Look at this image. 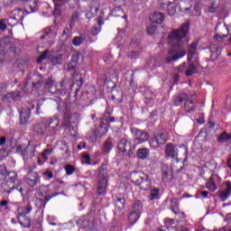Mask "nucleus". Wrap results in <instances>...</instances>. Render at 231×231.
I'll return each instance as SVG.
<instances>
[{"label": "nucleus", "instance_id": "f257e3e1", "mask_svg": "<svg viewBox=\"0 0 231 231\" xmlns=\"http://www.w3.org/2000/svg\"><path fill=\"white\" fill-rule=\"evenodd\" d=\"M189 32V23H184L180 28L173 30L169 35V44L171 46H177L178 48H183L185 42L183 40L187 37Z\"/></svg>", "mask_w": 231, "mask_h": 231}, {"label": "nucleus", "instance_id": "f03ea898", "mask_svg": "<svg viewBox=\"0 0 231 231\" xmlns=\"http://www.w3.org/2000/svg\"><path fill=\"white\" fill-rule=\"evenodd\" d=\"M130 179L131 181L140 187L142 190H149V189H151V179H149V175L145 174L143 171L132 172Z\"/></svg>", "mask_w": 231, "mask_h": 231}, {"label": "nucleus", "instance_id": "7ed1b4c3", "mask_svg": "<svg viewBox=\"0 0 231 231\" xmlns=\"http://www.w3.org/2000/svg\"><path fill=\"white\" fill-rule=\"evenodd\" d=\"M165 154L168 158H171L174 162H178V156H187L189 154V150L185 144L174 145L172 143H168L165 147Z\"/></svg>", "mask_w": 231, "mask_h": 231}, {"label": "nucleus", "instance_id": "20e7f679", "mask_svg": "<svg viewBox=\"0 0 231 231\" xmlns=\"http://www.w3.org/2000/svg\"><path fill=\"white\" fill-rule=\"evenodd\" d=\"M7 176L9 179L4 186V192L11 194L21 185V181H19V175L15 171H10Z\"/></svg>", "mask_w": 231, "mask_h": 231}, {"label": "nucleus", "instance_id": "39448f33", "mask_svg": "<svg viewBox=\"0 0 231 231\" xmlns=\"http://www.w3.org/2000/svg\"><path fill=\"white\" fill-rule=\"evenodd\" d=\"M106 189H107V171H104V166H101L97 176V194H106Z\"/></svg>", "mask_w": 231, "mask_h": 231}, {"label": "nucleus", "instance_id": "423d86ee", "mask_svg": "<svg viewBox=\"0 0 231 231\" xmlns=\"http://www.w3.org/2000/svg\"><path fill=\"white\" fill-rule=\"evenodd\" d=\"M17 154L23 156V160H28V158H32L35 156V146L32 144H20L15 150Z\"/></svg>", "mask_w": 231, "mask_h": 231}, {"label": "nucleus", "instance_id": "0eeeda50", "mask_svg": "<svg viewBox=\"0 0 231 231\" xmlns=\"http://www.w3.org/2000/svg\"><path fill=\"white\" fill-rule=\"evenodd\" d=\"M169 140V135L166 132L161 131L154 134V137L150 141V145L153 149L158 148L159 145H163Z\"/></svg>", "mask_w": 231, "mask_h": 231}, {"label": "nucleus", "instance_id": "6e6552de", "mask_svg": "<svg viewBox=\"0 0 231 231\" xmlns=\"http://www.w3.org/2000/svg\"><path fill=\"white\" fill-rule=\"evenodd\" d=\"M81 228H87L88 230H93L95 228V219L91 215L83 216L77 221Z\"/></svg>", "mask_w": 231, "mask_h": 231}, {"label": "nucleus", "instance_id": "1a4fd4ad", "mask_svg": "<svg viewBox=\"0 0 231 231\" xmlns=\"http://www.w3.org/2000/svg\"><path fill=\"white\" fill-rule=\"evenodd\" d=\"M25 183L28 187L33 189V187L41 183V176H39L37 171H30L25 177Z\"/></svg>", "mask_w": 231, "mask_h": 231}, {"label": "nucleus", "instance_id": "9d476101", "mask_svg": "<svg viewBox=\"0 0 231 231\" xmlns=\"http://www.w3.org/2000/svg\"><path fill=\"white\" fill-rule=\"evenodd\" d=\"M216 169H217V163L216 161L207 162L202 170L203 171L201 172L202 178L207 180L208 176H214V171H216Z\"/></svg>", "mask_w": 231, "mask_h": 231}, {"label": "nucleus", "instance_id": "9b49d317", "mask_svg": "<svg viewBox=\"0 0 231 231\" xmlns=\"http://www.w3.org/2000/svg\"><path fill=\"white\" fill-rule=\"evenodd\" d=\"M22 210L23 211L18 216V221L20 225H22V226H24V228H30V226H32L30 218H25V223H23V221L21 220V217H26V216H28V214L32 212V205H28L27 208H23Z\"/></svg>", "mask_w": 231, "mask_h": 231}, {"label": "nucleus", "instance_id": "f8f14e48", "mask_svg": "<svg viewBox=\"0 0 231 231\" xmlns=\"http://www.w3.org/2000/svg\"><path fill=\"white\" fill-rule=\"evenodd\" d=\"M185 55H187V51H185V50H183V49H181L180 52L174 51H170L166 57V63L169 64V62L178 60L179 59L185 57Z\"/></svg>", "mask_w": 231, "mask_h": 231}, {"label": "nucleus", "instance_id": "ddd939ff", "mask_svg": "<svg viewBox=\"0 0 231 231\" xmlns=\"http://www.w3.org/2000/svg\"><path fill=\"white\" fill-rule=\"evenodd\" d=\"M179 71L180 73H185L186 77H190L196 72V66L192 63H182L179 67Z\"/></svg>", "mask_w": 231, "mask_h": 231}, {"label": "nucleus", "instance_id": "4468645a", "mask_svg": "<svg viewBox=\"0 0 231 231\" xmlns=\"http://www.w3.org/2000/svg\"><path fill=\"white\" fill-rule=\"evenodd\" d=\"M77 122H79V114H71L69 112H66L64 115L62 125H65V127H69L71 124H77Z\"/></svg>", "mask_w": 231, "mask_h": 231}, {"label": "nucleus", "instance_id": "2eb2a0df", "mask_svg": "<svg viewBox=\"0 0 231 231\" xmlns=\"http://www.w3.org/2000/svg\"><path fill=\"white\" fill-rule=\"evenodd\" d=\"M215 39H225L228 35V27L225 23H218L216 28Z\"/></svg>", "mask_w": 231, "mask_h": 231}, {"label": "nucleus", "instance_id": "dca6fc26", "mask_svg": "<svg viewBox=\"0 0 231 231\" xmlns=\"http://www.w3.org/2000/svg\"><path fill=\"white\" fill-rule=\"evenodd\" d=\"M133 134L135 136L136 143H143L149 140V133L138 130L136 128L133 129Z\"/></svg>", "mask_w": 231, "mask_h": 231}, {"label": "nucleus", "instance_id": "f3484780", "mask_svg": "<svg viewBox=\"0 0 231 231\" xmlns=\"http://www.w3.org/2000/svg\"><path fill=\"white\" fill-rule=\"evenodd\" d=\"M226 189L222 191H217V196L221 199V201H226L228 198L231 196V182L230 180H227L226 182Z\"/></svg>", "mask_w": 231, "mask_h": 231}, {"label": "nucleus", "instance_id": "a211bd4d", "mask_svg": "<svg viewBox=\"0 0 231 231\" xmlns=\"http://www.w3.org/2000/svg\"><path fill=\"white\" fill-rule=\"evenodd\" d=\"M59 124L60 121L57 118H50L45 121L46 128L50 133H56V131H59Z\"/></svg>", "mask_w": 231, "mask_h": 231}, {"label": "nucleus", "instance_id": "6ab92c4d", "mask_svg": "<svg viewBox=\"0 0 231 231\" xmlns=\"http://www.w3.org/2000/svg\"><path fill=\"white\" fill-rule=\"evenodd\" d=\"M162 180L165 183H169L172 180V168L167 164H163L162 167Z\"/></svg>", "mask_w": 231, "mask_h": 231}, {"label": "nucleus", "instance_id": "aec40b11", "mask_svg": "<svg viewBox=\"0 0 231 231\" xmlns=\"http://www.w3.org/2000/svg\"><path fill=\"white\" fill-rule=\"evenodd\" d=\"M20 14H24V11L23 9H16L14 10L10 15V17L7 19V23L9 26H15L17 24V20Z\"/></svg>", "mask_w": 231, "mask_h": 231}, {"label": "nucleus", "instance_id": "412c9836", "mask_svg": "<svg viewBox=\"0 0 231 231\" xmlns=\"http://www.w3.org/2000/svg\"><path fill=\"white\" fill-rule=\"evenodd\" d=\"M150 20L156 24H162V23L165 21V16L163 15V13H154L150 16Z\"/></svg>", "mask_w": 231, "mask_h": 231}, {"label": "nucleus", "instance_id": "4be33fe9", "mask_svg": "<svg viewBox=\"0 0 231 231\" xmlns=\"http://www.w3.org/2000/svg\"><path fill=\"white\" fill-rule=\"evenodd\" d=\"M198 43L193 42L189 45L188 50V62H191L194 55H197Z\"/></svg>", "mask_w": 231, "mask_h": 231}, {"label": "nucleus", "instance_id": "5701e85b", "mask_svg": "<svg viewBox=\"0 0 231 231\" xmlns=\"http://www.w3.org/2000/svg\"><path fill=\"white\" fill-rule=\"evenodd\" d=\"M30 110H22L20 113V124L22 125H26L28 120L30 119Z\"/></svg>", "mask_w": 231, "mask_h": 231}, {"label": "nucleus", "instance_id": "b1692460", "mask_svg": "<svg viewBox=\"0 0 231 231\" xmlns=\"http://www.w3.org/2000/svg\"><path fill=\"white\" fill-rule=\"evenodd\" d=\"M171 210L176 215L180 214V200L178 199H171Z\"/></svg>", "mask_w": 231, "mask_h": 231}, {"label": "nucleus", "instance_id": "393cba45", "mask_svg": "<svg viewBox=\"0 0 231 231\" xmlns=\"http://www.w3.org/2000/svg\"><path fill=\"white\" fill-rule=\"evenodd\" d=\"M108 127L107 125L101 123L96 133H97V136L102 138V136H106L107 134Z\"/></svg>", "mask_w": 231, "mask_h": 231}, {"label": "nucleus", "instance_id": "a878e982", "mask_svg": "<svg viewBox=\"0 0 231 231\" xmlns=\"http://www.w3.org/2000/svg\"><path fill=\"white\" fill-rule=\"evenodd\" d=\"M228 142H231V132L229 134L226 133L225 131L222 132L218 136V143H226Z\"/></svg>", "mask_w": 231, "mask_h": 231}, {"label": "nucleus", "instance_id": "bb28decb", "mask_svg": "<svg viewBox=\"0 0 231 231\" xmlns=\"http://www.w3.org/2000/svg\"><path fill=\"white\" fill-rule=\"evenodd\" d=\"M46 122L38 123L34 126V131L37 134H44L46 133Z\"/></svg>", "mask_w": 231, "mask_h": 231}, {"label": "nucleus", "instance_id": "cd10ccee", "mask_svg": "<svg viewBox=\"0 0 231 231\" xmlns=\"http://www.w3.org/2000/svg\"><path fill=\"white\" fill-rule=\"evenodd\" d=\"M196 107L194 100L192 98H188L184 105V109L187 113H192Z\"/></svg>", "mask_w": 231, "mask_h": 231}, {"label": "nucleus", "instance_id": "c85d7f7f", "mask_svg": "<svg viewBox=\"0 0 231 231\" xmlns=\"http://www.w3.org/2000/svg\"><path fill=\"white\" fill-rule=\"evenodd\" d=\"M206 180H209L206 184L207 189L208 190H211V192H216V190H217V186H216V183L214 182L212 176H208Z\"/></svg>", "mask_w": 231, "mask_h": 231}, {"label": "nucleus", "instance_id": "c756f323", "mask_svg": "<svg viewBox=\"0 0 231 231\" xmlns=\"http://www.w3.org/2000/svg\"><path fill=\"white\" fill-rule=\"evenodd\" d=\"M137 157L140 160H146V158H149V149L147 148L139 149L137 152Z\"/></svg>", "mask_w": 231, "mask_h": 231}, {"label": "nucleus", "instance_id": "7c9ffc66", "mask_svg": "<svg viewBox=\"0 0 231 231\" xmlns=\"http://www.w3.org/2000/svg\"><path fill=\"white\" fill-rule=\"evenodd\" d=\"M143 207V204H142V201L137 200L134 202L132 212H135L136 214L142 215V208Z\"/></svg>", "mask_w": 231, "mask_h": 231}, {"label": "nucleus", "instance_id": "2f4dec72", "mask_svg": "<svg viewBox=\"0 0 231 231\" xmlns=\"http://www.w3.org/2000/svg\"><path fill=\"white\" fill-rule=\"evenodd\" d=\"M140 214L135 213L134 211H132L130 215L128 216V221L130 225H134L138 219H140Z\"/></svg>", "mask_w": 231, "mask_h": 231}, {"label": "nucleus", "instance_id": "473e14b6", "mask_svg": "<svg viewBox=\"0 0 231 231\" xmlns=\"http://www.w3.org/2000/svg\"><path fill=\"white\" fill-rule=\"evenodd\" d=\"M189 98V96L186 93L180 94L175 98V106H181V104L184 102V100H187Z\"/></svg>", "mask_w": 231, "mask_h": 231}, {"label": "nucleus", "instance_id": "72a5a7b5", "mask_svg": "<svg viewBox=\"0 0 231 231\" xmlns=\"http://www.w3.org/2000/svg\"><path fill=\"white\" fill-rule=\"evenodd\" d=\"M111 149H113V143L106 140L103 145L102 151L105 152V154H109V152H111Z\"/></svg>", "mask_w": 231, "mask_h": 231}, {"label": "nucleus", "instance_id": "f704fd0d", "mask_svg": "<svg viewBox=\"0 0 231 231\" xmlns=\"http://www.w3.org/2000/svg\"><path fill=\"white\" fill-rule=\"evenodd\" d=\"M127 147V140L122 139L118 144H117V149L119 152H125L127 150L125 149Z\"/></svg>", "mask_w": 231, "mask_h": 231}, {"label": "nucleus", "instance_id": "c9c22d12", "mask_svg": "<svg viewBox=\"0 0 231 231\" xmlns=\"http://www.w3.org/2000/svg\"><path fill=\"white\" fill-rule=\"evenodd\" d=\"M98 139H100V137H98V133L96 131L91 132L88 137V140L90 143H95V142H97Z\"/></svg>", "mask_w": 231, "mask_h": 231}, {"label": "nucleus", "instance_id": "e433bc0d", "mask_svg": "<svg viewBox=\"0 0 231 231\" xmlns=\"http://www.w3.org/2000/svg\"><path fill=\"white\" fill-rule=\"evenodd\" d=\"M125 199L124 198H119L116 200V208L118 209V210H124V208H125Z\"/></svg>", "mask_w": 231, "mask_h": 231}, {"label": "nucleus", "instance_id": "4c0bfd02", "mask_svg": "<svg viewBox=\"0 0 231 231\" xmlns=\"http://www.w3.org/2000/svg\"><path fill=\"white\" fill-rule=\"evenodd\" d=\"M8 176V171H6V166H0V181H5Z\"/></svg>", "mask_w": 231, "mask_h": 231}, {"label": "nucleus", "instance_id": "58836bf2", "mask_svg": "<svg viewBox=\"0 0 231 231\" xmlns=\"http://www.w3.org/2000/svg\"><path fill=\"white\" fill-rule=\"evenodd\" d=\"M160 194V191L158 189H152L150 193L149 199L151 201H153V199H158V196Z\"/></svg>", "mask_w": 231, "mask_h": 231}, {"label": "nucleus", "instance_id": "ea45409f", "mask_svg": "<svg viewBox=\"0 0 231 231\" xmlns=\"http://www.w3.org/2000/svg\"><path fill=\"white\" fill-rule=\"evenodd\" d=\"M65 171L67 176H71V174H73V172H75V167L71 164H69L67 166H65Z\"/></svg>", "mask_w": 231, "mask_h": 231}, {"label": "nucleus", "instance_id": "a19ab883", "mask_svg": "<svg viewBox=\"0 0 231 231\" xmlns=\"http://www.w3.org/2000/svg\"><path fill=\"white\" fill-rule=\"evenodd\" d=\"M209 50H210L212 55H215V57H218L219 54L221 53V49L218 47L215 48L213 45H211L209 47Z\"/></svg>", "mask_w": 231, "mask_h": 231}, {"label": "nucleus", "instance_id": "79ce46f5", "mask_svg": "<svg viewBox=\"0 0 231 231\" xmlns=\"http://www.w3.org/2000/svg\"><path fill=\"white\" fill-rule=\"evenodd\" d=\"M14 98H15V97L14 96V94L8 93V94L4 96L3 102H13V100Z\"/></svg>", "mask_w": 231, "mask_h": 231}, {"label": "nucleus", "instance_id": "37998d69", "mask_svg": "<svg viewBox=\"0 0 231 231\" xmlns=\"http://www.w3.org/2000/svg\"><path fill=\"white\" fill-rule=\"evenodd\" d=\"M10 152L7 149L0 150V160H5V158H8Z\"/></svg>", "mask_w": 231, "mask_h": 231}, {"label": "nucleus", "instance_id": "c03bdc74", "mask_svg": "<svg viewBox=\"0 0 231 231\" xmlns=\"http://www.w3.org/2000/svg\"><path fill=\"white\" fill-rule=\"evenodd\" d=\"M53 86H55V82L51 78H49L45 83V88H47L50 91Z\"/></svg>", "mask_w": 231, "mask_h": 231}, {"label": "nucleus", "instance_id": "a18cd8bd", "mask_svg": "<svg viewBox=\"0 0 231 231\" xmlns=\"http://www.w3.org/2000/svg\"><path fill=\"white\" fill-rule=\"evenodd\" d=\"M84 39H82L81 37H75L73 39L72 44L74 46H80L83 42Z\"/></svg>", "mask_w": 231, "mask_h": 231}, {"label": "nucleus", "instance_id": "49530a36", "mask_svg": "<svg viewBox=\"0 0 231 231\" xmlns=\"http://www.w3.org/2000/svg\"><path fill=\"white\" fill-rule=\"evenodd\" d=\"M147 33H149V35H154V33H156V25L148 26Z\"/></svg>", "mask_w": 231, "mask_h": 231}, {"label": "nucleus", "instance_id": "de8ad7c7", "mask_svg": "<svg viewBox=\"0 0 231 231\" xmlns=\"http://www.w3.org/2000/svg\"><path fill=\"white\" fill-rule=\"evenodd\" d=\"M82 163H85V165H89L91 163V158L88 154L83 155Z\"/></svg>", "mask_w": 231, "mask_h": 231}, {"label": "nucleus", "instance_id": "09e8293b", "mask_svg": "<svg viewBox=\"0 0 231 231\" xmlns=\"http://www.w3.org/2000/svg\"><path fill=\"white\" fill-rule=\"evenodd\" d=\"M172 3H174V0H172L171 2V1H167V2L162 1V2H161V8H163V9L169 8V6H171V5H172Z\"/></svg>", "mask_w": 231, "mask_h": 231}, {"label": "nucleus", "instance_id": "8fccbe9b", "mask_svg": "<svg viewBox=\"0 0 231 231\" xmlns=\"http://www.w3.org/2000/svg\"><path fill=\"white\" fill-rule=\"evenodd\" d=\"M79 59H80V53H76L71 57V62H74V64H77Z\"/></svg>", "mask_w": 231, "mask_h": 231}, {"label": "nucleus", "instance_id": "3c124183", "mask_svg": "<svg viewBox=\"0 0 231 231\" xmlns=\"http://www.w3.org/2000/svg\"><path fill=\"white\" fill-rule=\"evenodd\" d=\"M48 51H45L44 52L42 53V55L38 58V62H42L46 57H48Z\"/></svg>", "mask_w": 231, "mask_h": 231}, {"label": "nucleus", "instance_id": "603ef678", "mask_svg": "<svg viewBox=\"0 0 231 231\" xmlns=\"http://www.w3.org/2000/svg\"><path fill=\"white\" fill-rule=\"evenodd\" d=\"M59 194H60V193L55 192V193H52L51 195L46 196L45 197L46 203H48V201H50V199H52V198H55L56 196H59Z\"/></svg>", "mask_w": 231, "mask_h": 231}, {"label": "nucleus", "instance_id": "864d4df0", "mask_svg": "<svg viewBox=\"0 0 231 231\" xmlns=\"http://www.w3.org/2000/svg\"><path fill=\"white\" fill-rule=\"evenodd\" d=\"M80 17V14L79 12H74L71 16V23H75Z\"/></svg>", "mask_w": 231, "mask_h": 231}, {"label": "nucleus", "instance_id": "5fc2aeb1", "mask_svg": "<svg viewBox=\"0 0 231 231\" xmlns=\"http://www.w3.org/2000/svg\"><path fill=\"white\" fill-rule=\"evenodd\" d=\"M68 33H69V29L65 28V29L63 30V32H62V35H61V37L64 39V41H67V39H68Z\"/></svg>", "mask_w": 231, "mask_h": 231}, {"label": "nucleus", "instance_id": "6e6d98bb", "mask_svg": "<svg viewBox=\"0 0 231 231\" xmlns=\"http://www.w3.org/2000/svg\"><path fill=\"white\" fill-rule=\"evenodd\" d=\"M43 176H46V180H51V178H53V172L45 171L43 172Z\"/></svg>", "mask_w": 231, "mask_h": 231}, {"label": "nucleus", "instance_id": "4d7b16f0", "mask_svg": "<svg viewBox=\"0 0 231 231\" xmlns=\"http://www.w3.org/2000/svg\"><path fill=\"white\" fill-rule=\"evenodd\" d=\"M150 68H156V58H152L149 62Z\"/></svg>", "mask_w": 231, "mask_h": 231}, {"label": "nucleus", "instance_id": "13d9d810", "mask_svg": "<svg viewBox=\"0 0 231 231\" xmlns=\"http://www.w3.org/2000/svg\"><path fill=\"white\" fill-rule=\"evenodd\" d=\"M168 14H169V15H174V14H176V7H170L169 9H168Z\"/></svg>", "mask_w": 231, "mask_h": 231}, {"label": "nucleus", "instance_id": "bf43d9fd", "mask_svg": "<svg viewBox=\"0 0 231 231\" xmlns=\"http://www.w3.org/2000/svg\"><path fill=\"white\" fill-rule=\"evenodd\" d=\"M100 27H93L92 29V33L93 35H98V33L100 32Z\"/></svg>", "mask_w": 231, "mask_h": 231}, {"label": "nucleus", "instance_id": "052dcab7", "mask_svg": "<svg viewBox=\"0 0 231 231\" xmlns=\"http://www.w3.org/2000/svg\"><path fill=\"white\" fill-rule=\"evenodd\" d=\"M5 143H6V137L1 136L0 137V147H3V145H5Z\"/></svg>", "mask_w": 231, "mask_h": 231}, {"label": "nucleus", "instance_id": "680f3d73", "mask_svg": "<svg viewBox=\"0 0 231 231\" xmlns=\"http://www.w3.org/2000/svg\"><path fill=\"white\" fill-rule=\"evenodd\" d=\"M0 30H6V23L4 21L0 22Z\"/></svg>", "mask_w": 231, "mask_h": 231}, {"label": "nucleus", "instance_id": "e2e57ef3", "mask_svg": "<svg viewBox=\"0 0 231 231\" xmlns=\"http://www.w3.org/2000/svg\"><path fill=\"white\" fill-rule=\"evenodd\" d=\"M45 35H51V29L50 27L45 29Z\"/></svg>", "mask_w": 231, "mask_h": 231}, {"label": "nucleus", "instance_id": "0e129e2a", "mask_svg": "<svg viewBox=\"0 0 231 231\" xmlns=\"http://www.w3.org/2000/svg\"><path fill=\"white\" fill-rule=\"evenodd\" d=\"M200 194H201V196H203L204 198H208V191H201Z\"/></svg>", "mask_w": 231, "mask_h": 231}, {"label": "nucleus", "instance_id": "69168bd1", "mask_svg": "<svg viewBox=\"0 0 231 231\" xmlns=\"http://www.w3.org/2000/svg\"><path fill=\"white\" fill-rule=\"evenodd\" d=\"M36 228L40 229L39 231H41V226H42V224L41 222H36Z\"/></svg>", "mask_w": 231, "mask_h": 231}, {"label": "nucleus", "instance_id": "338daca9", "mask_svg": "<svg viewBox=\"0 0 231 231\" xmlns=\"http://www.w3.org/2000/svg\"><path fill=\"white\" fill-rule=\"evenodd\" d=\"M8 50H10V51H13V53H15V46H9Z\"/></svg>", "mask_w": 231, "mask_h": 231}, {"label": "nucleus", "instance_id": "774afa93", "mask_svg": "<svg viewBox=\"0 0 231 231\" xmlns=\"http://www.w3.org/2000/svg\"><path fill=\"white\" fill-rule=\"evenodd\" d=\"M43 152H44L47 156H50V154H51V150H44Z\"/></svg>", "mask_w": 231, "mask_h": 231}]
</instances>
